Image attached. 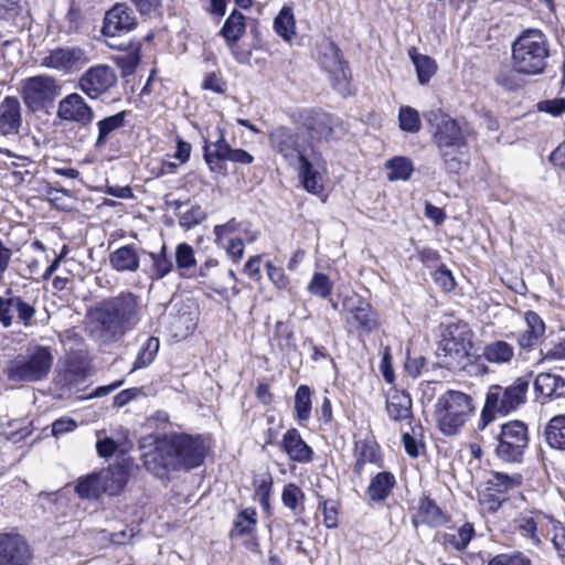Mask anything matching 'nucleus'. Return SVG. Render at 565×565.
Listing matches in <instances>:
<instances>
[{
	"mask_svg": "<svg viewBox=\"0 0 565 565\" xmlns=\"http://www.w3.org/2000/svg\"><path fill=\"white\" fill-rule=\"evenodd\" d=\"M148 436L140 448L145 468L159 479H166L171 471L191 470L203 463L206 456L204 441L200 436L170 434L153 438L147 445Z\"/></svg>",
	"mask_w": 565,
	"mask_h": 565,
	"instance_id": "nucleus-1",
	"label": "nucleus"
},
{
	"mask_svg": "<svg viewBox=\"0 0 565 565\" xmlns=\"http://www.w3.org/2000/svg\"><path fill=\"white\" fill-rule=\"evenodd\" d=\"M138 298L132 292H121L105 299L90 311L95 332L105 341L122 337L138 322Z\"/></svg>",
	"mask_w": 565,
	"mask_h": 565,
	"instance_id": "nucleus-2",
	"label": "nucleus"
},
{
	"mask_svg": "<svg viewBox=\"0 0 565 565\" xmlns=\"http://www.w3.org/2000/svg\"><path fill=\"white\" fill-rule=\"evenodd\" d=\"M424 117L433 130V141L439 149L446 170L459 173L467 166L460 151L467 141L459 124L440 109H431Z\"/></svg>",
	"mask_w": 565,
	"mask_h": 565,
	"instance_id": "nucleus-3",
	"label": "nucleus"
},
{
	"mask_svg": "<svg viewBox=\"0 0 565 565\" xmlns=\"http://www.w3.org/2000/svg\"><path fill=\"white\" fill-rule=\"evenodd\" d=\"M54 364L53 349L42 344H29L7 362L3 373L10 383L24 385L43 382L49 379Z\"/></svg>",
	"mask_w": 565,
	"mask_h": 565,
	"instance_id": "nucleus-4",
	"label": "nucleus"
},
{
	"mask_svg": "<svg viewBox=\"0 0 565 565\" xmlns=\"http://www.w3.org/2000/svg\"><path fill=\"white\" fill-rule=\"evenodd\" d=\"M512 65L516 73L524 75L542 74L550 57V42L539 29L523 31L512 43Z\"/></svg>",
	"mask_w": 565,
	"mask_h": 565,
	"instance_id": "nucleus-5",
	"label": "nucleus"
},
{
	"mask_svg": "<svg viewBox=\"0 0 565 565\" xmlns=\"http://www.w3.org/2000/svg\"><path fill=\"white\" fill-rule=\"evenodd\" d=\"M529 386L530 375L515 379L507 387L501 385L490 386L486 394L478 428L480 430L484 429L497 419L498 415L507 416L523 405L526 402Z\"/></svg>",
	"mask_w": 565,
	"mask_h": 565,
	"instance_id": "nucleus-6",
	"label": "nucleus"
},
{
	"mask_svg": "<svg viewBox=\"0 0 565 565\" xmlns=\"http://www.w3.org/2000/svg\"><path fill=\"white\" fill-rule=\"evenodd\" d=\"M473 413L472 397L460 391H447L438 397L435 406L438 427L448 436L458 434Z\"/></svg>",
	"mask_w": 565,
	"mask_h": 565,
	"instance_id": "nucleus-7",
	"label": "nucleus"
},
{
	"mask_svg": "<svg viewBox=\"0 0 565 565\" xmlns=\"http://www.w3.org/2000/svg\"><path fill=\"white\" fill-rule=\"evenodd\" d=\"M472 332L466 322L449 323L437 348L440 365L449 370H460L467 365Z\"/></svg>",
	"mask_w": 565,
	"mask_h": 565,
	"instance_id": "nucleus-8",
	"label": "nucleus"
},
{
	"mask_svg": "<svg viewBox=\"0 0 565 565\" xmlns=\"http://www.w3.org/2000/svg\"><path fill=\"white\" fill-rule=\"evenodd\" d=\"M495 443L494 454L499 460L510 465L522 463L530 443L527 425L516 419L502 424Z\"/></svg>",
	"mask_w": 565,
	"mask_h": 565,
	"instance_id": "nucleus-9",
	"label": "nucleus"
},
{
	"mask_svg": "<svg viewBox=\"0 0 565 565\" xmlns=\"http://www.w3.org/2000/svg\"><path fill=\"white\" fill-rule=\"evenodd\" d=\"M292 120L308 132L311 140L328 141L335 138L338 132H343L340 118L321 108L301 109L294 115Z\"/></svg>",
	"mask_w": 565,
	"mask_h": 565,
	"instance_id": "nucleus-10",
	"label": "nucleus"
},
{
	"mask_svg": "<svg viewBox=\"0 0 565 565\" xmlns=\"http://www.w3.org/2000/svg\"><path fill=\"white\" fill-rule=\"evenodd\" d=\"M60 94L56 79L50 75H36L22 82L21 96L31 113L51 107Z\"/></svg>",
	"mask_w": 565,
	"mask_h": 565,
	"instance_id": "nucleus-11",
	"label": "nucleus"
},
{
	"mask_svg": "<svg viewBox=\"0 0 565 565\" xmlns=\"http://www.w3.org/2000/svg\"><path fill=\"white\" fill-rule=\"evenodd\" d=\"M271 149L290 166L296 167L308 158L309 140L300 132L286 126L273 129L268 136Z\"/></svg>",
	"mask_w": 565,
	"mask_h": 565,
	"instance_id": "nucleus-12",
	"label": "nucleus"
},
{
	"mask_svg": "<svg viewBox=\"0 0 565 565\" xmlns=\"http://www.w3.org/2000/svg\"><path fill=\"white\" fill-rule=\"evenodd\" d=\"M318 61L323 71L329 74L332 87L342 96L349 94L350 70L345 61L341 57V51L338 45L324 39L319 44Z\"/></svg>",
	"mask_w": 565,
	"mask_h": 565,
	"instance_id": "nucleus-13",
	"label": "nucleus"
},
{
	"mask_svg": "<svg viewBox=\"0 0 565 565\" xmlns=\"http://www.w3.org/2000/svg\"><path fill=\"white\" fill-rule=\"evenodd\" d=\"M35 313L34 305L25 301L11 288L0 296V323L3 328H10L13 324L14 315H17V323L29 328L33 326Z\"/></svg>",
	"mask_w": 565,
	"mask_h": 565,
	"instance_id": "nucleus-14",
	"label": "nucleus"
},
{
	"mask_svg": "<svg viewBox=\"0 0 565 565\" xmlns=\"http://www.w3.org/2000/svg\"><path fill=\"white\" fill-rule=\"evenodd\" d=\"M88 63L89 56L86 50L74 45L49 51L42 58L41 65L63 74H72L81 71Z\"/></svg>",
	"mask_w": 565,
	"mask_h": 565,
	"instance_id": "nucleus-15",
	"label": "nucleus"
},
{
	"mask_svg": "<svg viewBox=\"0 0 565 565\" xmlns=\"http://www.w3.org/2000/svg\"><path fill=\"white\" fill-rule=\"evenodd\" d=\"M137 19L135 12L126 3H116L106 11L102 34L106 42H119L118 39L137 28Z\"/></svg>",
	"mask_w": 565,
	"mask_h": 565,
	"instance_id": "nucleus-16",
	"label": "nucleus"
},
{
	"mask_svg": "<svg viewBox=\"0 0 565 565\" xmlns=\"http://www.w3.org/2000/svg\"><path fill=\"white\" fill-rule=\"evenodd\" d=\"M117 84L113 67L104 64L92 66L78 78L77 87L90 99H97Z\"/></svg>",
	"mask_w": 565,
	"mask_h": 565,
	"instance_id": "nucleus-17",
	"label": "nucleus"
},
{
	"mask_svg": "<svg viewBox=\"0 0 565 565\" xmlns=\"http://www.w3.org/2000/svg\"><path fill=\"white\" fill-rule=\"evenodd\" d=\"M32 550L25 537L18 533H0V565H30Z\"/></svg>",
	"mask_w": 565,
	"mask_h": 565,
	"instance_id": "nucleus-18",
	"label": "nucleus"
},
{
	"mask_svg": "<svg viewBox=\"0 0 565 565\" xmlns=\"http://www.w3.org/2000/svg\"><path fill=\"white\" fill-rule=\"evenodd\" d=\"M87 359L82 350L65 354L63 367L57 375V384L62 388L72 390L85 382L87 377Z\"/></svg>",
	"mask_w": 565,
	"mask_h": 565,
	"instance_id": "nucleus-19",
	"label": "nucleus"
},
{
	"mask_svg": "<svg viewBox=\"0 0 565 565\" xmlns=\"http://www.w3.org/2000/svg\"><path fill=\"white\" fill-rule=\"evenodd\" d=\"M57 117L62 120L87 126L94 120L95 114L93 108L79 94L72 93L60 100Z\"/></svg>",
	"mask_w": 565,
	"mask_h": 565,
	"instance_id": "nucleus-20",
	"label": "nucleus"
},
{
	"mask_svg": "<svg viewBox=\"0 0 565 565\" xmlns=\"http://www.w3.org/2000/svg\"><path fill=\"white\" fill-rule=\"evenodd\" d=\"M217 139L214 142L204 141L203 157L213 173L226 174V161H230L231 145L225 140L224 130L217 128Z\"/></svg>",
	"mask_w": 565,
	"mask_h": 565,
	"instance_id": "nucleus-21",
	"label": "nucleus"
},
{
	"mask_svg": "<svg viewBox=\"0 0 565 565\" xmlns=\"http://www.w3.org/2000/svg\"><path fill=\"white\" fill-rule=\"evenodd\" d=\"M107 46L124 52L115 58V62L124 76L132 75L141 61V42L135 39L121 42L107 41Z\"/></svg>",
	"mask_w": 565,
	"mask_h": 565,
	"instance_id": "nucleus-22",
	"label": "nucleus"
},
{
	"mask_svg": "<svg viewBox=\"0 0 565 565\" xmlns=\"http://www.w3.org/2000/svg\"><path fill=\"white\" fill-rule=\"evenodd\" d=\"M448 522L447 514L428 494L424 493L418 501L417 514L412 519L413 525L417 529L420 524L430 527H439Z\"/></svg>",
	"mask_w": 565,
	"mask_h": 565,
	"instance_id": "nucleus-23",
	"label": "nucleus"
},
{
	"mask_svg": "<svg viewBox=\"0 0 565 565\" xmlns=\"http://www.w3.org/2000/svg\"><path fill=\"white\" fill-rule=\"evenodd\" d=\"M347 322L360 333L365 334L373 332L379 327L377 315L364 299H358L356 303L349 309Z\"/></svg>",
	"mask_w": 565,
	"mask_h": 565,
	"instance_id": "nucleus-24",
	"label": "nucleus"
},
{
	"mask_svg": "<svg viewBox=\"0 0 565 565\" xmlns=\"http://www.w3.org/2000/svg\"><path fill=\"white\" fill-rule=\"evenodd\" d=\"M21 126V104L17 97L8 96L0 104V134L18 135Z\"/></svg>",
	"mask_w": 565,
	"mask_h": 565,
	"instance_id": "nucleus-25",
	"label": "nucleus"
},
{
	"mask_svg": "<svg viewBox=\"0 0 565 565\" xmlns=\"http://www.w3.org/2000/svg\"><path fill=\"white\" fill-rule=\"evenodd\" d=\"M280 446L292 461L310 462L312 460V448L307 445L296 428H290L284 434Z\"/></svg>",
	"mask_w": 565,
	"mask_h": 565,
	"instance_id": "nucleus-26",
	"label": "nucleus"
},
{
	"mask_svg": "<svg viewBox=\"0 0 565 565\" xmlns=\"http://www.w3.org/2000/svg\"><path fill=\"white\" fill-rule=\"evenodd\" d=\"M386 412L394 422L409 419L413 424V402L411 395L404 391L392 390L386 397Z\"/></svg>",
	"mask_w": 565,
	"mask_h": 565,
	"instance_id": "nucleus-27",
	"label": "nucleus"
},
{
	"mask_svg": "<svg viewBox=\"0 0 565 565\" xmlns=\"http://www.w3.org/2000/svg\"><path fill=\"white\" fill-rule=\"evenodd\" d=\"M128 111L121 110L114 115L106 116L96 122L97 138L94 148L100 150L105 148L114 134L127 124Z\"/></svg>",
	"mask_w": 565,
	"mask_h": 565,
	"instance_id": "nucleus-28",
	"label": "nucleus"
},
{
	"mask_svg": "<svg viewBox=\"0 0 565 565\" xmlns=\"http://www.w3.org/2000/svg\"><path fill=\"white\" fill-rule=\"evenodd\" d=\"M105 493L119 494L127 484L130 476L129 468L124 463H115L99 471Z\"/></svg>",
	"mask_w": 565,
	"mask_h": 565,
	"instance_id": "nucleus-29",
	"label": "nucleus"
},
{
	"mask_svg": "<svg viewBox=\"0 0 565 565\" xmlns=\"http://www.w3.org/2000/svg\"><path fill=\"white\" fill-rule=\"evenodd\" d=\"M536 397L555 399L565 397V379L552 373H540L534 381Z\"/></svg>",
	"mask_w": 565,
	"mask_h": 565,
	"instance_id": "nucleus-30",
	"label": "nucleus"
},
{
	"mask_svg": "<svg viewBox=\"0 0 565 565\" xmlns=\"http://www.w3.org/2000/svg\"><path fill=\"white\" fill-rule=\"evenodd\" d=\"M395 486V476L390 471H381L371 478L365 493L370 501L382 503L392 494Z\"/></svg>",
	"mask_w": 565,
	"mask_h": 565,
	"instance_id": "nucleus-31",
	"label": "nucleus"
},
{
	"mask_svg": "<svg viewBox=\"0 0 565 565\" xmlns=\"http://www.w3.org/2000/svg\"><path fill=\"white\" fill-rule=\"evenodd\" d=\"M139 262L138 248L134 244L121 246L109 255L111 268L119 273L138 270Z\"/></svg>",
	"mask_w": 565,
	"mask_h": 565,
	"instance_id": "nucleus-32",
	"label": "nucleus"
},
{
	"mask_svg": "<svg viewBox=\"0 0 565 565\" xmlns=\"http://www.w3.org/2000/svg\"><path fill=\"white\" fill-rule=\"evenodd\" d=\"M514 355V347L511 343L494 340L483 347L481 356L489 363L502 365L510 364Z\"/></svg>",
	"mask_w": 565,
	"mask_h": 565,
	"instance_id": "nucleus-33",
	"label": "nucleus"
},
{
	"mask_svg": "<svg viewBox=\"0 0 565 565\" xmlns=\"http://www.w3.org/2000/svg\"><path fill=\"white\" fill-rule=\"evenodd\" d=\"M381 460L379 447L375 443L359 440L355 443V463L353 472L361 476L365 463H377Z\"/></svg>",
	"mask_w": 565,
	"mask_h": 565,
	"instance_id": "nucleus-34",
	"label": "nucleus"
},
{
	"mask_svg": "<svg viewBox=\"0 0 565 565\" xmlns=\"http://www.w3.org/2000/svg\"><path fill=\"white\" fill-rule=\"evenodd\" d=\"M408 55L415 66L418 83L420 85L427 84L437 71L435 60L428 55L418 53L416 47H411Z\"/></svg>",
	"mask_w": 565,
	"mask_h": 565,
	"instance_id": "nucleus-35",
	"label": "nucleus"
},
{
	"mask_svg": "<svg viewBox=\"0 0 565 565\" xmlns=\"http://www.w3.org/2000/svg\"><path fill=\"white\" fill-rule=\"evenodd\" d=\"M522 476L520 473L508 475L505 472L493 471L487 481V486L491 491L507 497L510 490H513L522 484Z\"/></svg>",
	"mask_w": 565,
	"mask_h": 565,
	"instance_id": "nucleus-36",
	"label": "nucleus"
},
{
	"mask_svg": "<svg viewBox=\"0 0 565 565\" xmlns=\"http://www.w3.org/2000/svg\"><path fill=\"white\" fill-rule=\"evenodd\" d=\"M245 17L238 10H233V12L225 20L220 33L225 39L227 44L232 46L242 38V35L245 33Z\"/></svg>",
	"mask_w": 565,
	"mask_h": 565,
	"instance_id": "nucleus-37",
	"label": "nucleus"
},
{
	"mask_svg": "<svg viewBox=\"0 0 565 565\" xmlns=\"http://www.w3.org/2000/svg\"><path fill=\"white\" fill-rule=\"evenodd\" d=\"M476 532L475 526L470 522L463 523L455 533H445L443 535V544L446 547H451L458 552L467 548Z\"/></svg>",
	"mask_w": 565,
	"mask_h": 565,
	"instance_id": "nucleus-38",
	"label": "nucleus"
},
{
	"mask_svg": "<svg viewBox=\"0 0 565 565\" xmlns=\"http://www.w3.org/2000/svg\"><path fill=\"white\" fill-rule=\"evenodd\" d=\"M295 168L299 169V177L303 188L313 194H318L323 190L322 178L317 170L313 169V164L309 157L302 160Z\"/></svg>",
	"mask_w": 565,
	"mask_h": 565,
	"instance_id": "nucleus-39",
	"label": "nucleus"
},
{
	"mask_svg": "<svg viewBox=\"0 0 565 565\" xmlns=\"http://www.w3.org/2000/svg\"><path fill=\"white\" fill-rule=\"evenodd\" d=\"M75 492L81 499H98L105 493L99 472H93L85 478H81L75 486Z\"/></svg>",
	"mask_w": 565,
	"mask_h": 565,
	"instance_id": "nucleus-40",
	"label": "nucleus"
},
{
	"mask_svg": "<svg viewBox=\"0 0 565 565\" xmlns=\"http://www.w3.org/2000/svg\"><path fill=\"white\" fill-rule=\"evenodd\" d=\"M257 524V512L253 508L242 510L233 522V529L230 531V537L248 535L253 533Z\"/></svg>",
	"mask_w": 565,
	"mask_h": 565,
	"instance_id": "nucleus-41",
	"label": "nucleus"
},
{
	"mask_svg": "<svg viewBox=\"0 0 565 565\" xmlns=\"http://www.w3.org/2000/svg\"><path fill=\"white\" fill-rule=\"evenodd\" d=\"M545 438L552 448L565 450V415L550 419L545 428Z\"/></svg>",
	"mask_w": 565,
	"mask_h": 565,
	"instance_id": "nucleus-42",
	"label": "nucleus"
},
{
	"mask_svg": "<svg viewBox=\"0 0 565 565\" xmlns=\"http://www.w3.org/2000/svg\"><path fill=\"white\" fill-rule=\"evenodd\" d=\"M274 29L280 38L287 42H291L296 34V22L291 8L282 7L274 20Z\"/></svg>",
	"mask_w": 565,
	"mask_h": 565,
	"instance_id": "nucleus-43",
	"label": "nucleus"
},
{
	"mask_svg": "<svg viewBox=\"0 0 565 565\" xmlns=\"http://www.w3.org/2000/svg\"><path fill=\"white\" fill-rule=\"evenodd\" d=\"M149 257L152 260V267L150 271L151 279H162L173 269V262L167 254V246L163 244L158 253L150 252Z\"/></svg>",
	"mask_w": 565,
	"mask_h": 565,
	"instance_id": "nucleus-44",
	"label": "nucleus"
},
{
	"mask_svg": "<svg viewBox=\"0 0 565 565\" xmlns=\"http://www.w3.org/2000/svg\"><path fill=\"white\" fill-rule=\"evenodd\" d=\"M159 348V339L156 337H148L138 351L132 371L150 365L154 361Z\"/></svg>",
	"mask_w": 565,
	"mask_h": 565,
	"instance_id": "nucleus-45",
	"label": "nucleus"
},
{
	"mask_svg": "<svg viewBox=\"0 0 565 565\" xmlns=\"http://www.w3.org/2000/svg\"><path fill=\"white\" fill-rule=\"evenodd\" d=\"M247 227H250L249 222H241L236 218H231L225 224H218L214 226V243L215 245H224V239L233 237V234H243L247 232Z\"/></svg>",
	"mask_w": 565,
	"mask_h": 565,
	"instance_id": "nucleus-46",
	"label": "nucleus"
},
{
	"mask_svg": "<svg viewBox=\"0 0 565 565\" xmlns=\"http://www.w3.org/2000/svg\"><path fill=\"white\" fill-rule=\"evenodd\" d=\"M388 169L387 178L390 181L408 180L414 171L411 159L405 157H395L386 162Z\"/></svg>",
	"mask_w": 565,
	"mask_h": 565,
	"instance_id": "nucleus-47",
	"label": "nucleus"
},
{
	"mask_svg": "<svg viewBox=\"0 0 565 565\" xmlns=\"http://www.w3.org/2000/svg\"><path fill=\"white\" fill-rule=\"evenodd\" d=\"M295 412L301 422L308 420L311 415V390L307 385H300L295 394Z\"/></svg>",
	"mask_w": 565,
	"mask_h": 565,
	"instance_id": "nucleus-48",
	"label": "nucleus"
},
{
	"mask_svg": "<svg viewBox=\"0 0 565 565\" xmlns=\"http://www.w3.org/2000/svg\"><path fill=\"white\" fill-rule=\"evenodd\" d=\"M399 128L403 131L415 134L420 130L422 124L419 114L409 106H403L398 114Z\"/></svg>",
	"mask_w": 565,
	"mask_h": 565,
	"instance_id": "nucleus-49",
	"label": "nucleus"
},
{
	"mask_svg": "<svg viewBox=\"0 0 565 565\" xmlns=\"http://www.w3.org/2000/svg\"><path fill=\"white\" fill-rule=\"evenodd\" d=\"M333 289L330 278L323 273H315L308 284V291L319 298H328Z\"/></svg>",
	"mask_w": 565,
	"mask_h": 565,
	"instance_id": "nucleus-50",
	"label": "nucleus"
},
{
	"mask_svg": "<svg viewBox=\"0 0 565 565\" xmlns=\"http://www.w3.org/2000/svg\"><path fill=\"white\" fill-rule=\"evenodd\" d=\"M206 217V211L201 205L196 204L180 215L179 225L185 230H191L205 221Z\"/></svg>",
	"mask_w": 565,
	"mask_h": 565,
	"instance_id": "nucleus-51",
	"label": "nucleus"
},
{
	"mask_svg": "<svg viewBox=\"0 0 565 565\" xmlns=\"http://www.w3.org/2000/svg\"><path fill=\"white\" fill-rule=\"evenodd\" d=\"M193 247L186 243H181L175 248V265L179 270H188L195 265Z\"/></svg>",
	"mask_w": 565,
	"mask_h": 565,
	"instance_id": "nucleus-52",
	"label": "nucleus"
},
{
	"mask_svg": "<svg viewBox=\"0 0 565 565\" xmlns=\"http://www.w3.org/2000/svg\"><path fill=\"white\" fill-rule=\"evenodd\" d=\"M305 493L295 483H288L284 487L281 492V501L282 504L296 512L299 501L303 500Z\"/></svg>",
	"mask_w": 565,
	"mask_h": 565,
	"instance_id": "nucleus-53",
	"label": "nucleus"
},
{
	"mask_svg": "<svg viewBox=\"0 0 565 565\" xmlns=\"http://www.w3.org/2000/svg\"><path fill=\"white\" fill-rule=\"evenodd\" d=\"M217 246L220 248L225 249L227 256L234 263H238L244 256L245 244H244V238L241 235L224 239V245H217Z\"/></svg>",
	"mask_w": 565,
	"mask_h": 565,
	"instance_id": "nucleus-54",
	"label": "nucleus"
},
{
	"mask_svg": "<svg viewBox=\"0 0 565 565\" xmlns=\"http://www.w3.org/2000/svg\"><path fill=\"white\" fill-rule=\"evenodd\" d=\"M275 335L278 338V345L282 351H290L296 348L294 332L284 322L278 321L276 323Z\"/></svg>",
	"mask_w": 565,
	"mask_h": 565,
	"instance_id": "nucleus-55",
	"label": "nucleus"
},
{
	"mask_svg": "<svg viewBox=\"0 0 565 565\" xmlns=\"http://www.w3.org/2000/svg\"><path fill=\"white\" fill-rule=\"evenodd\" d=\"M480 502L487 507L489 512H497L502 503L507 500V497L501 495L494 491H491L490 488L486 484L483 491L479 493Z\"/></svg>",
	"mask_w": 565,
	"mask_h": 565,
	"instance_id": "nucleus-56",
	"label": "nucleus"
},
{
	"mask_svg": "<svg viewBox=\"0 0 565 565\" xmlns=\"http://www.w3.org/2000/svg\"><path fill=\"white\" fill-rule=\"evenodd\" d=\"M487 565H532L530 558L518 554H499L492 557Z\"/></svg>",
	"mask_w": 565,
	"mask_h": 565,
	"instance_id": "nucleus-57",
	"label": "nucleus"
},
{
	"mask_svg": "<svg viewBox=\"0 0 565 565\" xmlns=\"http://www.w3.org/2000/svg\"><path fill=\"white\" fill-rule=\"evenodd\" d=\"M267 276L270 281L280 290L289 287V278L281 267H276L271 263L266 264Z\"/></svg>",
	"mask_w": 565,
	"mask_h": 565,
	"instance_id": "nucleus-58",
	"label": "nucleus"
},
{
	"mask_svg": "<svg viewBox=\"0 0 565 565\" xmlns=\"http://www.w3.org/2000/svg\"><path fill=\"white\" fill-rule=\"evenodd\" d=\"M202 88L216 94H224L226 90V82L215 72H210L202 82Z\"/></svg>",
	"mask_w": 565,
	"mask_h": 565,
	"instance_id": "nucleus-59",
	"label": "nucleus"
},
{
	"mask_svg": "<svg viewBox=\"0 0 565 565\" xmlns=\"http://www.w3.org/2000/svg\"><path fill=\"white\" fill-rule=\"evenodd\" d=\"M540 111L547 113L554 117L561 116L565 113V98H554L540 102L537 104Z\"/></svg>",
	"mask_w": 565,
	"mask_h": 565,
	"instance_id": "nucleus-60",
	"label": "nucleus"
},
{
	"mask_svg": "<svg viewBox=\"0 0 565 565\" xmlns=\"http://www.w3.org/2000/svg\"><path fill=\"white\" fill-rule=\"evenodd\" d=\"M380 371L382 373L383 379L388 384H393L395 381L394 370L392 365V354H391V348L385 347L383 350L381 363H380Z\"/></svg>",
	"mask_w": 565,
	"mask_h": 565,
	"instance_id": "nucleus-61",
	"label": "nucleus"
},
{
	"mask_svg": "<svg viewBox=\"0 0 565 565\" xmlns=\"http://www.w3.org/2000/svg\"><path fill=\"white\" fill-rule=\"evenodd\" d=\"M415 435L416 430L413 424L411 425V431H405L402 435L405 451L412 458H417L419 456V444L417 443Z\"/></svg>",
	"mask_w": 565,
	"mask_h": 565,
	"instance_id": "nucleus-62",
	"label": "nucleus"
},
{
	"mask_svg": "<svg viewBox=\"0 0 565 565\" xmlns=\"http://www.w3.org/2000/svg\"><path fill=\"white\" fill-rule=\"evenodd\" d=\"M434 279L445 291H450L455 287V279L445 265H440L434 274Z\"/></svg>",
	"mask_w": 565,
	"mask_h": 565,
	"instance_id": "nucleus-63",
	"label": "nucleus"
},
{
	"mask_svg": "<svg viewBox=\"0 0 565 565\" xmlns=\"http://www.w3.org/2000/svg\"><path fill=\"white\" fill-rule=\"evenodd\" d=\"M426 362V358L423 355L411 356L408 354L405 361V370L412 377L416 379L420 375Z\"/></svg>",
	"mask_w": 565,
	"mask_h": 565,
	"instance_id": "nucleus-64",
	"label": "nucleus"
}]
</instances>
